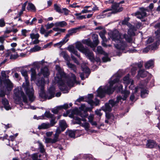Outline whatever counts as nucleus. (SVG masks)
<instances>
[{
  "label": "nucleus",
  "instance_id": "obj_1",
  "mask_svg": "<svg viewBox=\"0 0 160 160\" xmlns=\"http://www.w3.org/2000/svg\"><path fill=\"white\" fill-rule=\"evenodd\" d=\"M55 83H58L60 86L64 87L67 85L72 87L74 83L77 82L76 78L74 74H72L71 77L69 78L64 73L63 71H58L56 77H55Z\"/></svg>",
  "mask_w": 160,
  "mask_h": 160
},
{
  "label": "nucleus",
  "instance_id": "obj_2",
  "mask_svg": "<svg viewBox=\"0 0 160 160\" xmlns=\"http://www.w3.org/2000/svg\"><path fill=\"white\" fill-rule=\"evenodd\" d=\"M119 81L118 78H116L113 81H110L109 86H106L104 88H102V87H100L97 90L98 96L101 98H102L105 96L106 93L110 94H112L115 89H117V92H120L122 90L123 86L122 85L118 84L117 86L112 88L113 85L116 82Z\"/></svg>",
  "mask_w": 160,
  "mask_h": 160
},
{
  "label": "nucleus",
  "instance_id": "obj_3",
  "mask_svg": "<svg viewBox=\"0 0 160 160\" xmlns=\"http://www.w3.org/2000/svg\"><path fill=\"white\" fill-rule=\"evenodd\" d=\"M45 83L43 78H41L40 80H38L36 82L39 90V95L42 98L50 99L54 97L55 88L54 87H50L48 90V92L46 94L44 90Z\"/></svg>",
  "mask_w": 160,
  "mask_h": 160
},
{
  "label": "nucleus",
  "instance_id": "obj_4",
  "mask_svg": "<svg viewBox=\"0 0 160 160\" xmlns=\"http://www.w3.org/2000/svg\"><path fill=\"white\" fill-rule=\"evenodd\" d=\"M122 93L123 97L122 98L121 96L117 97V100L114 101L113 100H110L108 103H106L105 106L102 107V110L106 112H110L112 110V108L117 106L118 103L121 100H125L127 98L130 94V92L127 90H124L122 91Z\"/></svg>",
  "mask_w": 160,
  "mask_h": 160
},
{
  "label": "nucleus",
  "instance_id": "obj_5",
  "mask_svg": "<svg viewBox=\"0 0 160 160\" xmlns=\"http://www.w3.org/2000/svg\"><path fill=\"white\" fill-rule=\"evenodd\" d=\"M112 40L116 42L115 47L119 50H123L126 47V43L122 40V36L117 30H115L109 33Z\"/></svg>",
  "mask_w": 160,
  "mask_h": 160
},
{
  "label": "nucleus",
  "instance_id": "obj_6",
  "mask_svg": "<svg viewBox=\"0 0 160 160\" xmlns=\"http://www.w3.org/2000/svg\"><path fill=\"white\" fill-rule=\"evenodd\" d=\"M22 75L25 77V82L23 83L22 87L24 88L26 93L28 95L29 100L31 102H33L35 97L34 96V89L32 87L29 85V81L28 79V74L27 71H21Z\"/></svg>",
  "mask_w": 160,
  "mask_h": 160
},
{
  "label": "nucleus",
  "instance_id": "obj_7",
  "mask_svg": "<svg viewBox=\"0 0 160 160\" xmlns=\"http://www.w3.org/2000/svg\"><path fill=\"white\" fill-rule=\"evenodd\" d=\"M76 48L80 52L85 54V56L92 62L95 60L92 51H91L87 48L84 47L80 42H77L76 44Z\"/></svg>",
  "mask_w": 160,
  "mask_h": 160
},
{
  "label": "nucleus",
  "instance_id": "obj_8",
  "mask_svg": "<svg viewBox=\"0 0 160 160\" xmlns=\"http://www.w3.org/2000/svg\"><path fill=\"white\" fill-rule=\"evenodd\" d=\"M44 60H42L39 62H34L32 64L25 65L20 67H16L14 68L16 70H23L24 69H29L30 70H36L39 69L40 65H44Z\"/></svg>",
  "mask_w": 160,
  "mask_h": 160
},
{
  "label": "nucleus",
  "instance_id": "obj_9",
  "mask_svg": "<svg viewBox=\"0 0 160 160\" xmlns=\"http://www.w3.org/2000/svg\"><path fill=\"white\" fill-rule=\"evenodd\" d=\"M14 98L16 102L19 101L21 99V97H22L23 100L24 102L27 103V97L24 95L23 92L22 91L21 88H17L14 90Z\"/></svg>",
  "mask_w": 160,
  "mask_h": 160
},
{
  "label": "nucleus",
  "instance_id": "obj_10",
  "mask_svg": "<svg viewBox=\"0 0 160 160\" xmlns=\"http://www.w3.org/2000/svg\"><path fill=\"white\" fill-rule=\"evenodd\" d=\"M93 43L92 42L90 39H87L82 40V42L87 45L90 46L91 48L96 47L99 43L98 35L96 34H93L92 36Z\"/></svg>",
  "mask_w": 160,
  "mask_h": 160
},
{
  "label": "nucleus",
  "instance_id": "obj_11",
  "mask_svg": "<svg viewBox=\"0 0 160 160\" xmlns=\"http://www.w3.org/2000/svg\"><path fill=\"white\" fill-rule=\"evenodd\" d=\"M61 131L60 128H58L56 129V133L54 135L53 139L50 138H46L45 142L46 143H55L59 140V135L61 133Z\"/></svg>",
  "mask_w": 160,
  "mask_h": 160
},
{
  "label": "nucleus",
  "instance_id": "obj_12",
  "mask_svg": "<svg viewBox=\"0 0 160 160\" xmlns=\"http://www.w3.org/2000/svg\"><path fill=\"white\" fill-rule=\"evenodd\" d=\"M59 55L60 56L62 57L65 60L67 61V65L70 68L73 69V70L76 69V66L74 65L69 62V61L70 60V58L66 52L62 51L60 53Z\"/></svg>",
  "mask_w": 160,
  "mask_h": 160
},
{
  "label": "nucleus",
  "instance_id": "obj_13",
  "mask_svg": "<svg viewBox=\"0 0 160 160\" xmlns=\"http://www.w3.org/2000/svg\"><path fill=\"white\" fill-rule=\"evenodd\" d=\"M30 37L32 40L31 43L32 44H36L39 42L40 40L38 39L40 36L38 33L32 32L30 34Z\"/></svg>",
  "mask_w": 160,
  "mask_h": 160
},
{
  "label": "nucleus",
  "instance_id": "obj_14",
  "mask_svg": "<svg viewBox=\"0 0 160 160\" xmlns=\"http://www.w3.org/2000/svg\"><path fill=\"white\" fill-rule=\"evenodd\" d=\"M41 73H39L38 75H36L35 71H32L31 75L33 79H36L39 76L42 75L44 77H47L49 75V71H41Z\"/></svg>",
  "mask_w": 160,
  "mask_h": 160
},
{
  "label": "nucleus",
  "instance_id": "obj_15",
  "mask_svg": "<svg viewBox=\"0 0 160 160\" xmlns=\"http://www.w3.org/2000/svg\"><path fill=\"white\" fill-rule=\"evenodd\" d=\"M134 14L137 18L140 19L143 18L146 15L145 10L143 8H140V11L136 12Z\"/></svg>",
  "mask_w": 160,
  "mask_h": 160
},
{
  "label": "nucleus",
  "instance_id": "obj_16",
  "mask_svg": "<svg viewBox=\"0 0 160 160\" xmlns=\"http://www.w3.org/2000/svg\"><path fill=\"white\" fill-rule=\"evenodd\" d=\"M123 83L127 85L131 84V85L129 87L130 88L131 87H133V81L132 79L129 78V74H128L123 78Z\"/></svg>",
  "mask_w": 160,
  "mask_h": 160
},
{
  "label": "nucleus",
  "instance_id": "obj_17",
  "mask_svg": "<svg viewBox=\"0 0 160 160\" xmlns=\"http://www.w3.org/2000/svg\"><path fill=\"white\" fill-rule=\"evenodd\" d=\"M159 42H157L155 44L151 45L144 48L143 50V52L146 53L148 52L150 49L152 50L156 49L157 48V46L159 45Z\"/></svg>",
  "mask_w": 160,
  "mask_h": 160
},
{
  "label": "nucleus",
  "instance_id": "obj_18",
  "mask_svg": "<svg viewBox=\"0 0 160 160\" xmlns=\"http://www.w3.org/2000/svg\"><path fill=\"white\" fill-rule=\"evenodd\" d=\"M119 3H114L112 6V9L113 11L112 12V13H115L117 12H120L122 11L123 8L122 7L119 6Z\"/></svg>",
  "mask_w": 160,
  "mask_h": 160
},
{
  "label": "nucleus",
  "instance_id": "obj_19",
  "mask_svg": "<svg viewBox=\"0 0 160 160\" xmlns=\"http://www.w3.org/2000/svg\"><path fill=\"white\" fill-rule=\"evenodd\" d=\"M93 97V96L92 94H90L88 95V100L87 101L88 103L91 106L94 105H95L96 106L98 105L99 103V100L96 99L95 101H93L91 99Z\"/></svg>",
  "mask_w": 160,
  "mask_h": 160
},
{
  "label": "nucleus",
  "instance_id": "obj_20",
  "mask_svg": "<svg viewBox=\"0 0 160 160\" xmlns=\"http://www.w3.org/2000/svg\"><path fill=\"white\" fill-rule=\"evenodd\" d=\"M157 146V144L155 142L151 140H148L146 144V146L147 148H154Z\"/></svg>",
  "mask_w": 160,
  "mask_h": 160
},
{
  "label": "nucleus",
  "instance_id": "obj_21",
  "mask_svg": "<svg viewBox=\"0 0 160 160\" xmlns=\"http://www.w3.org/2000/svg\"><path fill=\"white\" fill-rule=\"evenodd\" d=\"M68 51L72 53L78 57L80 58V56L79 54H78V52L75 50L74 47L73 46H69L68 48Z\"/></svg>",
  "mask_w": 160,
  "mask_h": 160
},
{
  "label": "nucleus",
  "instance_id": "obj_22",
  "mask_svg": "<svg viewBox=\"0 0 160 160\" xmlns=\"http://www.w3.org/2000/svg\"><path fill=\"white\" fill-rule=\"evenodd\" d=\"M142 67V64L141 62L137 64H133L130 67L131 70H136L141 69Z\"/></svg>",
  "mask_w": 160,
  "mask_h": 160
},
{
  "label": "nucleus",
  "instance_id": "obj_23",
  "mask_svg": "<svg viewBox=\"0 0 160 160\" xmlns=\"http://www.w3.org/2000/svg\"><path fill=\"white\" fill-rule=\"evenodd\" d=\"M82 28L81 27H79L69 30L68 31V34L70 37V36L72 35L73 34L76 33L78 30L81 29Z\"/></svg>",
  "mask_w": 160,
  "mask_h": 160
},
{
  "label": "nucleus",
  "instance_id": "obj_24",
  "mask_svg": "<svg viewBox=\"0 0 160 160\" xmlns=\"http://www.w3.org/2000/svg\"><path fill=\"white\" fill-rule=\"evenodd\" d=\"M78 115L82 118V121L84 122L86 121L87 120L85 118H87L88 115L87 112L85 111H81L79 113Z\"/></svg>",
  "mask_w": 160,
  "mask_h": 160
},
{
  "label": "nucleus",
  "instance_id": "obj_25",
  "mask_svg": "<svg viewBox=\"0 0 160 160\" xmlns=\"http://www.w3.org/2000/svg\"><path fill=\"white\" fill-rule=\"evenodd\" d=\"M50 128L49 123H43L39 125L38 127L39 129H47Z\"/></svg>",
  "mask_w": 160,
  "mask_h": 160
},
{
  "label": "nucleus",
  "instance_id": "obj_26",
  "mask_svg": "<svg viewBox=\"0 0 160 160\" xmlns=\"http://www.w3.org/2000/svg\"><path fill=\"white\" fill-rule=\"evenodd\" d=\"M154 27L157 29V31L155 32L156 36L158 38L160 37V22L158 23L155 25Z\"/></svg>",
  "mask_w": 160,
  "mask_h": 160
},
{
  "label": "nucleus",
  "instance_id": "obj_27",
  "mask_svg": "<svg viewBox=\"0 0 160 160\" xmlns=\"http://www.w3.org/2000/svg\"><path fill=\"white\" fill-rule=\"evenodd\" d=\"M2 104L4 106L5 108L7 110L10 109L11 108L9 105V102L7 99L5 98H3L2 100Z\"/></svg>",
  "mask_w": 160,
  "mask_h": 160
},
{
  "label": "nucleus",
  "instance_id": "obj_28",
  "mask_svg": "<svg viewBox=\"0 0 160 160\" xmlns=\"http://www.w3.org/2000/svg\"><path fill=\"white\" fill-rule=\"evenodd\" d=\"M154 64V61L152 60H150L146 62L145 64V67L146 69H149L151 67L153 66Z\"/></svg>",
  "mask_w": 160,
  "mask_h": 160
},
{
  "label": "nucleus",
  "instance_id": "obj_29",
  "mask_svg": "<svg viewBox=\"0 0 160 160\" xmlns=\"http://www.w3.org/2000/svg\"><path fill=\"white\" fill-rule=\"evenodd\" d=\"M7 84L6 88L8 91H10L13 88L12 83L9 80H7L6 81Z\"/></svg>",
  "mask_w": 160,
  "mask_h": 160
},
{
  "label": "nucleus",
  "instance_id": "obj_30",
  "mask_svg": "<svg viewBox=\"0 0 160 160\" xmlns=\"http://www.w3.org/2000/svg\"><path fill=\"white\" fill-rule=\"evenodd\" d=\"M59 125L60 127L62 128V131H63L67 127L66 122L64 120H60Z\"/></svg>",
  "mask_w": 160,
  "mask_h": 160
},
{
  "label": "nucleus",
  "instance_id": "obj_31",
  "mask_svg": "<svg viewBox=\"0 0 160 160\" xmlns=\"http://www.w3.org/2000/svg\"><path fill=\"white\" fill-rule=\"evenodd\" d=\"M111 9H107L103 10L102 12L100 13V14L97 16L98 18H103L106 17L105 14H104V13L108 12H110L111 11Z\"/></svg>",
  "mask_w": 160,
  "mask_h": 160
},
{
  "label": "nucleus",
  "instance_id": "obj_32",
  "mask_svg": "<svg viewBox=\"0 0 160 160\" xmlns=\"http://www.w3.org/2000/svg\"><path fill=\"white\" fill-rule=\"evenodd\" d=\"M67 23L64 21L57 22L55 23V25L56 27H63L67 25Z\"/></svg>",
  "mask_w": 160,
  "mask_h": 160
},
{
  "label": "nucleus",
  "instance_id": "obj_33",
  "mask_svg": "<svg viewBox=\"0 0 160 160\" xmlns=\"http://www.w3.org/2000/svg\"><path fill=\"white\" fill-rule=\"evenodd\" d=\"M81 126L83 127L87 131L89 130L90 128V124L88 122H86V121L82 123L81 125Z\"/></svg>",
  "mask_w": 160,
  "mask_h": 160
},
{
  "label": "nucleus",
  "instance_id": "obj_34",
  "mask_svg": "<svg viewBox=\"0 0 160 160\" xmlns=\"http://www.w3.org/2000/svg\"><path fill=\"white\" fill-rule=\"evenodd\" d=\"M27 8L28 10H31L33 11H36V8L34 5L32 3H28Z\"/></svg>",
  "mask_w": 160,
  "mask_h": 160
},
{
  "label": "nucleus",
  "instance_id": "obj_35",
  "mask_svg": "<svg viewBox=\"0 0 160 160\" xmlns=\"http://www.w3.org/2000/svg\"><path fill=\"white\" fill-rule=\"evenodd\" d=\"M148 72L146 71H138V75L142 78H144L146 76Z\"/></svg>",
  "mask_w": 160,
  "mask_h": 160
},
{
  "label": "nucleus",
  "instance_id": "obj_36",
  "mask_svg": "<svg viewBox=\"0 0 160 160\" xmlns=\"http://www.w3.org/2000/svg\"><path fill=\"white\" fill-rule=\"evenodd\" d=\"M106 33V31L105 30H103L100 32L99 33V35L103 41H106V38L105 35Z\"/></svg>",
  "mask_w": 160,
  "mask_h": 160
},
{
  "label": "nucleus",
  "instance_id": "obj_37",
  "mask_svg": "<svg viewBox=\"0 0 160 160\" xmlns=\"http://www.w3.org/2000/svg\"><path fill=\"white\" fill-rule=\"evenodd\" d=\"M125 38V40L128 42H130L132 41L131 37L130 35L124 34L122 36V38Z\"/></svg>",
  "mask_w": 160,
  "mask_h": 160
},
{
  "label": "nucleus",
  "instance_id": "obj_38",
  "mask_svg": "<svg viewBox=\"0 0 160 160\" xmlns=\"http://www.w3.org/2000/svg\"><path fill=\"white\" fill-rule=\"evenodd\" d=\"M50 63L44 61V65H41L42 66V68L41 70H48V67L50 65Z\"/></svg>",
  "mask_w": 160,
  "mask_h": 160
},
{
  "label": "nucleus",
  "instance_id": "obj_39",
  "mask_svg": "<svg viewBox=\"0 0 160 160\" xmlns=\"http://www.w3.org/2000/svg\"><path fill=\"white\" fill-rule=\"evenodd\" d=\"M41 48L37 45L35 46L34 47L31 48L30 49V51L31 52H37L40 50Z\"/></svg>",
  "mask_w": 160,
  "mask_h": 160
},
{
  "label": "nucleus",
  "instance_id": "obj_40",
  "mask_svg": "<svg viewBox=\"0 0 160 160\" xmlns=\"http://www.w3.org/2000/svg\"><path fill=\"white\" fill-rule=\"evenodd\" d=\"M82 13H81V12L80 13H76L75 14V15L77 17V18L79 20L86 18L85 15H81Z\"/></svg>",
  "mask_w": 160,
  "mask_h": 160
},
{
  "label": "nucleus",
  "instance_id": "obj_41",
  "mask_svg": "<svg viewBox=\"0 0 160 160\" xmlns=\"http://www.w3.org/2000/svg\"><path fill=\"white\" fill-rule=\"evenodd\" d=\"M105 56L102 58V60L103 62H106L110 61V58L108 57V54L105 53L103 54Z\"/></svg>",
  "mask_w": 160,
  "mask_h": 160
},
{
  "label": "nucleus",
  "instance_id": "obj_42",
  "mask_svg": "<svg viewBox=\"0 0 160 160\" xmlns=\"http://www.w3.org/2000/svg\"><path fill=\"white\" fill-rule=\"evenodd\" d=\"M39 148L40 149V152L41 153H43L45 152V150L44 148V146L40 142H38Z\"/></svg>",
  "mask_w": 160,
  "mask_h": 160
},
{
  "label": "nucleus",
  "instance_id": "obj_43",
  "mask_svg": "<svg viewBox=\"0 0 160 160\" xmlns=\"http://www.w3.org/2000/svg\"><path fill=\"white\" fill-rule=\"evenodd\" d=\"M45 115L46 117L51 119L55 117L54 115L51 113L49 112H46L45 113Z\"/></svg>",
  "mask_w": 160,
  "mask_h": 160
},
{
  "label": "nucleus",
  "instance_id": "obj_44",
  "mask_svg": "<svg viewBox=\"0 0 160 160\" xmlns=\"http://www.w3.org/2000/svg\"><path fill=\"white\" fill-rule=\"evenodd\" d=\"M61 107L58 106L54 108H52L51 110L52 112L54 114H57L58 112L61 109Z\"/></svg>",
  "mask_w": 160,
  "mask_h": 160
},
{
  "label": "nucleus",
  "instance_id": "obj_45",
  "mask_svg": "<svg viewBox=\"0 0 160 160\" xmlns=\"http://www.w3.org/2000/svg\"><path fill=\"white\" fill-rule=\"evenodd\" d=\"M67 134L71 138H74L75 137V132L72 130H69L67 132Z\"/></svg>",
  "mask_w": 160,
  "mask_h": 160
},
{
  "label": "nucleus",
  "instance_id": "obj_46",
  "mask_svg": "<svg viewBox=\"0 0 160 160\" xmlns=\"http://www.w3.org/2000/svg\"><path fill=\"white\" fill-rule=\"evenodd\" d=\"M54 8L56 11L59 13H62L61 9L60 7L58 6L57 4H54Z\"/></svg>",
  "mask_w": 160,
  "mask_h": 160
},
{
  "label": "nucleus",
  "instance_id": "obj_47",
  "mask_svg": "<svg viewBox=\"0 0 160 160\" xmlns=\"http://www.w3.org/2000/svg\"><path fill=\"white\" fill-rule=\"evenodd\" d=\"M97 52L98 53L101 54H104L105 52L102 49L101 47L98 46L97 48Z\"/></svg>",
  "mask_w": 160,
  "mask_h": 160
},
{
  "label": "nucleus",
  "instance_id": "obj_48",
  "mask_svg": "<svg viewBox=\"0 0 160 160\" xmlns=\"http://www.w3.org/2000/svg\"><path fill=\"white\" fill-rule=\"evenodd\" d=\"M56 118L55 117L52 119H51L50 121V123H49V125H50V127H52L56 123L57 121H55Z\"/></svg>",
  "mask_w": 160,
  "mask_h": 160
},
{
  "label": "nucleus",
  "instance_id": "obj_49",
  "mask_svg": "<svg viewBox=\"0 0 160 160\" xmlns=\"http://www.w3.org/2000/svg\"><path fill=\"white\" fill-rule=\"evenodd\" d=\"M74 119L75 120V123L81 125L82 123L81 121V120H82V119L78 117H75L74 118Z\"/></svg>",
  "mask_w": 160,
  "mask_h": 160
},
{
  "label": "nucleus",
  "instance_id": "obj_50",
  "mask_svg": "<svg viewBox=\"0 0 160 160\" xmlns=\"http://www.w3.org/2000/svg\"><path fill=\"white\" fill-rule=\"evenodd\" d=\"M63 44H64L63 42L62 41H61L59 42L54 44L53 45V46L55 47L60 48Z\"/></svg>",
  "mask_w": 160,
  "mask_h": 160
},
{
  "label": "nucleus",
  "instance_id": "obj_51",
  "mask_svg": "<svg viewBox=\"0 0 160 160\" xmlns=\"http://www.w3.org/2000/svg\"><path fill=\"white\" fill-rule=\"evenodd\" d=\"M69 37V35L67 34L61 41L63 42L64 44L68 41Z\"/></svg>",
  "mask_w": 160,
  "mask_h": 160
},
{
  "label": "nucleus",
  "instance_id": "obj_52",
  "mask_svg": "<svg viewBox=\"0 0 160 160\" xmlns=\"http://www.w3.org/2000/svg\"><path fill=\"white\" fill-rule=\"evenodd\" d=\"M85 72H83L80 73V76L82 79V80H83L84 79V73H88L89 74L90 73V71H88L87 72H86V71H85Z\"/></svg>",
  "mask_w": 160,
  "mask_h": 160
},
{
  "label": "nucleus",
  "instance_id": "obj_53",
  "mask_svg": "<svg viewBox=\"0 0 160 160\" xmlns=\"http://www.w3.org/2000/svg\"><path fill=\"white\" fill-rule=\"evenodd\" d=\"M38 155L37 153L33 154L31 156L32 160H38Z\"/></svg>",
  "mask_w": 160,
  "mask_h": 160
},
{
  "label": "nucleus",
  "instance_id": "obj_54",
  "mask_svg": "<svg viewBox=\"0 0 160 160\" xmlns=\"http://www.w3.org/2000/svg\"><path fill=\"white\" fill-rule=\"evenodd\" d=\"M81 67L82 70H88V68L87 65L84 63H82L81 65Z\"/></svg>",
  "mask_w": 160,
  "mask_h": 160
},
{
  "label": "nucleus",
  "instance_id": "obj_55",
  "mask_svg": "<svg viewBox=\"0 0 160 160\" xmlns=\"http://www.w3.org/2000/svg\"><path fill=\"white\" fill-rule=\"evenodd\" d=\"M148 91L146 90H142L141 91V97H145V94L146 93V94H148V92H148Z\"/></svg>",
  "mask_w": 160,
  "mask_h": 160
},
{
  "label": "nucleus",
  "instance_id": "obj_56",
  "mask_svg": "<svg viewBox=\"0 0 160 160\" xmlns=\"http://www.w3.org/2000/svg\"><path fill=\"white\" fill-rule=\"evenodd\" d=\"M54 25H55V24L52 23L48 24L46 26L47 29H49L52 27Z\"/></svg>",
  "mask_w": 160,
  "mask_h": 160
},
{
  "label": "nucleus",
  "instance_id": "obj_57",
  "mask_svg": "<svg viewBox=\"0 0 160 160\" xmlns=\"http://www.w3.org/2000/svg\"><path fill=\"white\" fill-rule=\"evenodd\" d=\"M94 118V115L93 114H90L88 116V121L90 122L93 121Z\"/></svg>",
  "mask_w": 160,
  "mask_h": 160
},
{
  "label": "nucleus",
  "instance_id": "obj_58",
  "mask_svg": "<svg viewBox=\"0 0 160 160\" xmlns=\"http://www.w3.org/2000/svg\"><path fill=\"white\" fill-rule=\"evenodd\" d=\"M60 107H61V109H68V104L67 103H65L62 106H60Z\"/></svg>",
  "mask_w": 160,
  "mask_h": 160
},
{
  "label": "nucleus",
  "instance_id": "obj_59",
  "mask_svg": "<svg viewBox=\"0 0 160 160\" xmlns=\"http://www.w3.org/2000/svg\"><path fill=\"white\" fill-rule=\"evenodd\" d=\"M5 25L4 19L2 18L0 19V27H3Z\"/></svg>",
  "mask_w": 160,
  "mask_h": 160
},
{
  "label": "nucleus",
  "instance_id": "obj_60",
  "mask_svg": "<svg viewBox=\"0 0 160 160\" xmlns=\"http://www.w3.org/2000/svg\"><path fill=\"white\" fill-rule=\"evenodd\" d=\"M63 10L64 11V14L66 15H67L69 13V11L66 9V8H63Z\"/></svg>",
  "mask_w": 160,
  "mask_h": 160
},
{
  "label": "nucleus",
  "instance_id": "obj_61",
  "mask_svg": "<svg viewBox=\"0 0 160 160\" xmlns=\"http://www.w3.org/2000/svg\"><path fill=\"white\" fill-rule=\"evenodd\" d=\"M71 57L72 60H73V61L75 63H77L78 64H79L78 61L77 60V59L73 56L71 55Z\"/></svg>",
  "mask_w": 160,
  "mask_h": 160
},
{
  "label": "nucleus",
  "instance_id": "obj_62",
  "mask_svg": "<svg viewBox=\"0 0 160 160\" xmlns=\"http://www.w3.org/2000/svg\"><path fill=\"white\" fill-rule=\"evenodd\" d=\"M21 32L22 35L26 37V33L28 32V31L26 29H23L22 30Z\"/></svg>",
  "mask_w": 160,
  "mask_h": 160
},
{
  "label": "nucleus",
  "instance_id": "obj_63",
  "mask_svg": "<svg viewBox=\"0 0 160 160\" xmlns=\"http://www.w3.org/2000/svg\"><path fill=\"white\" fill-rule=\"evenodd\" d=\"M37 19L36 18H33L32 21L30 22V25H32L35 23L37 21Z\"/></svg>",
  "mask_w": 160,
  "mask_h": 160
},
{
  "label": "nucleus",
  "instance_id": "obj_64",
  "mask_svg": "<svg viewBox=\"0 0 160 160\" xmlns=\"http://www.w3.org/2000/svg\"><path fill=\"white\" fill-rule=\"evenodd\" d=\"M96 114L97 115L99 116H101L102 115V114L101 112V110H97L95 111Z\"/></svg>",
  "mask_w": 160,
  "mask_h": 160
}]
</instances>
